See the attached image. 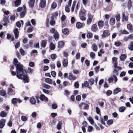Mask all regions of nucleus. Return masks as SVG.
Segmentation results:
<instances>
[{
    "mask_svg": "<svg viewBox=\"0 0 133 133\" xmlns=\"http://www.w3.org/2000/svg\"><path fill=\"white\" fill-rule=\"evenodd\" d=\"M14 63L16 68L17 77L20 79H23L24 81V83H28L29 79L28 75L25 70L23 69V65L20 64L16 58H14Z\"/></svg>",
    "mask_w": 133,
    "mask_h": 133,
    "instance_id": "obj_1",
    "label": "nucleus"
},
{
    "mask_svg": "<svg viewBox=\"0 0 133 133\" xmlns=\"http://www.w3.org/2000/svg\"><path fill=\"white\" fill-rule=\"evenodd\" d=\"M9 23V21L8 20V17L6 16H4L3 20L1 22V23L3 25L7 26V24Z\"/></svg>",
    "mask_w": 133,
    "mask_h": 133,
    "instance_id": "obj_2",
    "label": "nucleus"
},
{
    "mask_svg": "<svg viewBox=\"0 0 133 133\" xmlns=\"http://www.w3.org/2000/svg\"><path fill=\"white\" fill-rule=\"evenodd\" d=\"M26 7L24 5H23V11L21 13L20 15L21 17H24L26 12Z\"/></svg>",
    "mask_w": 133,
    "mask_h": 133,
    "instance_id": "obj_3",
    "label": "nucleus"
},
{
    "mask_svg": "<svg viewBox=\"0 0 133 133\" xmlns=\"http://www.w3.org/2000/svg\"><path fill=\"white\" fill-rule=\"evenodd\" d=\"M110 34V33L109 31L107 30H105L103 32L102 38L103 39L106 37L109 36Z\"/></svg>",
    "mask_w": 133,
    "mask_h": 133,
    "instance_id": "obj_4",
    "label": "nucleus"
},
{
    "mask_svg": "<svg viewBox=\"0 0 133 133\" xmlns=\"http://www.w3.org/2000/svg\"><path fill=\"white\" fill-rule=\"evenodd\" d=\"M46 0H40L39 6L41 8H44L46 5Z\"/></svg>",
    "mask_w": 133,
    "mask_h": 133,
    "instance_id": "obj_5",
    "label": "nucleus"
},
{
    "mask_svg": "<svg viewBox=\"0 0 133 133\" xmlns=\"http://www.w3.org/2000/svg\"><path fill=\"white\" fill-rule=\"evenodd\" d=\"M6 120L4 119H2L0 120V129H2L4 126Z\"/></svg>",
    "mask_w": 133,
    "mask_h": 133,
    "instance_id": "obj_6",
    "label": "nucleus"
},
{
    "mask_svg": "<svg viewBox=\"0 0 133 133\" xmlns=\"http://www.w3.org/2000/svg\"><path fill=\"white\" fill-rule=\"evenodd\" d=\"M35 0H29L28 2L29 7L31 9L33 8L34 6Z\"/></svg>",
    "mask_w": 133,
    "mask_h": 133,
    "instance_id": "obj_7",
    "label": "nucleus"
},
{
    "mask_svg": "<svg viewBox=\"0 0 133 133\" xmlns=\"http://www.w3.org/2000/svg\"><path fill=\"white\" fill-rule=\"evenodd\" d=\"M14 34L15 36L16 39H17L18 37L19 31L18 29L16 28L14 30Z\"/></svg>",
    "mask_w": 133,
    "mask_h": 133,
    "instance_id": "obj_8",
    "label": "nucleus"
},
{
    "mask_svg": "<svg viewBox=\"0 0 133 133\" xmlns=\"http://www.w3.org/2000/svg\"><path fill=\"white\" fill-rule=\"evenodd\" d=\"M68 78L70 80L74 81L76 79V77L74 75L71 74L69 73Z\"/></svg>",
    "mask_w": 133,
    "mask_h": 133,
    "instance_id": "obj_9",
    "label": "nucleus"
},
{
    "mask_svg": "<svg viewBox=\"0 0 133 133\" xmlns=\"http://www.w3.org/2000/svg\"><path fill=\"white\" fill-rule=\"evenodd\" d=\"M122 21L125 20L126 21H128V15H125L124 12L122 13Z\"/></svg>",
    "mask_w": 133,
    "mask_h": 133,
    "instance_id": "obj_10",
    "label": "nucleus"
},
{
    "mask_svg": "<svg viewBox=\"0 0 133 133\" xmlns=\"http://www.w3.org/2000/svg\"><path fill=\"white\" fill-rule=\"evenodd\" d=\"M91 30L93 32H96L98 30V28L97 25L96 24H93L91 28Z\"/></svg>",
    "mask_w": 133,
    "mask_h": 133,
    "instance_id": "obj_11",
    "label": "nucleus"
},
{
    "mask_svg": "<svg viewBox=\"0 0 133 133\" xmlns=\"http://www.w3.org/2000/svg\"><path fill=\"white\" fill-rule=\"evenodd\" d=\"M64 45V43L62 41H61L58 42V49L62 48Z\"/></svg>",
    "mask_w": 133,
    "mask_h": 133,
    "instance_id": "obj_12",
    "label": "nucleus"
},
{
    "mask_svg": "<svg viewBox=\"0 0 133 133\" xmlns=\"http://www.w3.org/2000/svg\"><path fill=\"white\" fill-rule=\"evenodd\" d=\"M98 25L99 28H102L104 26V22L102 21H99L98 23Z\"/></svg>",
    "mask_w": 133,
    "mask_h": 133,
    "instance_id": "obj_13",
    "label": "nucleus"
},
{
    "mask_svg": "<svg viewBox=\"0 0 133 133\" xmlns=\"http://www.w3.org/2000/svg\"><path fill=\"white\" fill-rule=\"evenodd\" d=\"M40 99L42 101H48V99L47 97L45 96L44 95H41Z\"/></svg>",
    "mask_w": 133,
    "mask_h": 133,
    "instance_id": "obj_14",
    "label": "nucleus"
},
{
    "mask_svg": "<svg viewBox=\"0 0 133 133\" xmlns=\"http://www.w3.org/2000/svg\"><path fill=\"white\" fill-rule=\"evenodd\" d=\"M63 65L64 67H66L68 66V61L66 59H64L62 61Z\"/></svg>",
    "mask_w": 133,
    "mask_h": 133,
    "instance_id": "obj_15",
    "label": "nucleus"
},
{
    "mask_svg": "<svg viewBox=\"0 0 133 133\" xmlns=\"http://www.w3.org/2000/svg\"><path fill=\"white\" fill-rule=\"evenodd\" d=\"M86 13V10L84 9H82L80 10L79 15H85Z\"/></svg>",
    "mask_w": 133,
    "mask_h": 133,
    "instance_id": "obj_16",
    "label": "nucleus"
},
{
    "mask_svg": "<svg viewBox=\"0 0 133 133\" xmlns=\"http://www.w3.org/2000/svg\"><path fill=\"white\" fill-rule=\"evenodd\" d=\"M127 56L125 54H122L121 55L120 57V60L121 61H124L127 58Z\"/></svg>",
    "mask_w": 133,
    "mask_h": 133,
    "instance_id": "obj_17",
    "label": "nucleus"
},
{
    "mask_svg": "<svg viewBox=\"0 0 133 133\" xmlns=\"http://www.w3.org/2000/svg\"><path fill=\"white\" fill-rule=\"evenodd\" d=\"M128 29L131 32H133V26L131 24H128L127 26Z\"/></svg>",
    "mask_w": 133,
    "mask_h": 133,
    "instance_id": "obj_18",
    "label": "nucleus"
},
{
    "mask_svg": "<svg viewBox=\"0 0 133 133\" xmlns=\"http://www.w3.org/2000/svg\"><path fill=\"white\" fill-rule=\"evenodd\" d=\"M92 48L94 52H96L97 50V47L95 43H93L92 45Z\"/></svg>",
    "mask_w": 133,
    "mask_h": 133,
    "instance_id": "obj_19",
    "label": "nucleus"
},
{
    "mask_svg": "<svg viewBox=\"0 0 133 133\" xmlns=\"http://www.w3.org/2000/svg\"><path fill=\"white\" fill-rule=\"evenodd\" d=\"M46 41L45 40H43L41 41V46L43 48H45L46 46Z\"/></svg>",
    "mask_w": 133,
    "mask_h": 133,
    "instance_id": "obj_20",
    "label": "nucleus"
},
{
    "mask_svg": "<svg viewBox=\"0 0 133 133\" xmlns=\"http://www.w3.org/2000/svg\"><path fill=\"white\" fill-rule=\"evenodd\" d=\"M62 32L65 35H68L69 34V30L67 28H65L63 29Z\"/></svg>",
    "mask_w": 133,
    "mask_h": 133,
    "instance_id": "obj_21",
    "label": "nucleus"
},
{
    "mask_svg": "<svg viewBox=\"0 0 133 133\" xmlns=\"http://www.w3.org/2000/svg\"><path fill=\"white\" fill-rule=\"evenodd\" d=\"M53 36L56 40H58L59 39V34L57 31H56V33L54 34Z\"/></svg>",
    "mask_w": 133,
    "mask_h": 133,
    "instance_id": "obj_22",
    "label": "nucleus"
},
{
    "mask_svg": "<svg viewBox=\"0 0 133 133\" xmlns=\"http://www.w3.org/2000/svg\"><path fill=\"white\" fill-rule=\"evenodd\" d=\"M115 18H111L110 20L109 23L111 25H114L115 23Z\"/></svg>",
    "mask_w": 133,
    "mask_h": 133,
    "instance_id": "obj_23",
    "label": "nucleus"
},
{
    "mask_svg": "<svg viewBox=\"0 0 133 133\" xmlns=\"http://www.w3.org/2000/svg\"><path fill=\"white\" fill-rule=\"evenodd\" d=\"M21 0H16L15 1L14 3L16 7H17L19 6L21 4Z\"/></svg>",
    "mask_w": 133,
    "mask_h": 133,
    "instance_id": "obj_24",
    "label": "nucleus"
},
{
    "mask_svg": "<svg viewBox=\"0 0 133 133\" xmlns=\"http://www.w3.org/2000/svg\"><path fill=\"white\" fill-rule=\"evenodd\" d=\"M118 63L117 62H115L114 64V67L115 69H117L118 70H121L122 69L121 67L117 66Z\"/></svg>",
    "mask_w": 133,
    "mask_h": 133,
    "instance_id": "obj_25",
    "label": "nucleus"
},
{
    "mask_svg": "<svg viewBox=\"0 0 133 133\" xmlns=\"http://www.w3.org/2000/svg\"><path fill=\"white\" fill-rule=\"evenodd\" d=\"M45 81L47 83L51 84L52 83V81L50 78H46L45 79Z\"/></svg>",
    "mask_w": 133,
    "mask_h": 133,
    "instance_id": "obj_26",
    "label": "nucleus"
},
{
    "mask_svg": "<svg viewBox=\"0 0 133 133\" xmlns=\"http://www.w3.org/2000/svg\"><path fill=\"white\" fill-rule=\"evenodd\" d=\"M128 49L131 51L133 50V41L131 42L130 44L129 45Z\"/></svg>",
    "mask_w": 133,
    "mask_h": 133,
    "instance_id": "obj_27",
    "label": "nucleus"
},
{
    "mask_svg": "<svg viewBox=\"0 0 133 133\" xmlns=\"http://www.w3.org/2000/svg\"><path fill=\"white\" fill-rule=\"evenodd\" d=\"M62 126V123L61 122H59L57 125V128L58 130L61 129Z\"/></svg>",
    "mask_w": 133,
    "mask_h": 133,
    "instance_id": "obj_28",
    "label": "nucleus"
},
{
    "mask_svg": "<svg viewBox=\"0 0 133 133\" xmlns=\"http://www.w3.org/2000/svg\"><path fill=\"white\" fill-rule=\"evenodd\" d=\"M7 115L6 113L4 111H3L1 112L0 115L1 117H4L6 116Z\"/></svg>",
    "mask_w": 133,
    "mask_h": 133,
    "instance_id": "obj_29",
    "label": "nucleus"
},
{
    "mask_svg": "<svg viewBox=\"0 0 133 133\" xmlns=\"http://www.w3.org/2000/svg\"><path fill=\"white\" fill-rule=\"evenodd\" d=\"M121 91V89L119 88H116L114 90L113 93L114 94H116Z\"/></svg>",
    "mask_w": 133,
    "mask_h": 133,
    "instance_id": "obj_30",
    "label": "nucleus"
},
{
    "mask_svg": "<svg viewBox=\"0 0 133 133\" xmlns=\"http://www.w3.org/2000/svg\"><path fill=\"white\" fill-rule=\"evenodd\" d=\"M50 48L52 50H53L55 48V45L53 43L51 42L50 44Z\"/></svg>",
    "mask_w": 133,
    "mask_h": 133,
    "instance_id": "obj_31",
    "label": "nucleus"
},
{
    "mask_svg": "<svg viewBox=\"0 0 133 133\" xmlns=\"http://www.w3.org/2000/svg\"><path fill=\"white\" fill-rule=\"evenodd\" d=\"M18 99L16 98H14L11 100V103L14 105H15L17 102Z\"/></svg>",
    "mask_w": 133,
    "mask_h": 133,
    "instance_id": "obj_32",
    "label": "nucleus"
},
{
    "mask_svg": "<svg viewBox=\"0 0 133 133\" xmlns=\"http://www.w3.org/2000/svg\"><path fill=\"white\" fill-rule=\"evenodd\" d=\"M52 19L50 21V25L52 26H54L55 25V22L53 19L54 17L52 16L51 17Z\"/></svg>",
    "mask_w": 133,
    "mask_h": 133,
    "instance_id": "obj_33",
    "label": "nucleus"
},
{
    "mask_svg": "<svg viewBox=\"0 0 133 133\" xmlns=\"http://www.w3.org/2000/svg\"><path fill=\"white\" fill-rule=\"evenodd\" d=\"M6 95L5 91L3 90H0V95L2 96H4Z\"/></svg>",
    "mask_w": 133,
    "mask_h": 133,
    "instance_id": "obj_34",
    "label": "nucleus"
},
{
    "mask_svg": "<svg viewBox=\"0 0 133 133\" xmlns=\"http://www.w3.org/2000/svg\"><path fill=\"white\" fill-rule=\"evenodd\" d=\"M30 101L31 103L32 104H35L36 102L35 98H30Z\"/></svg>",
    "mask_w": 133,
    "mask_h": 133,
    "instance_id": "obj_35",
    "label": "nucleus"
},
{
    "mask_svg": "<svg viewBox=\"0 0 133 133\" xmlns=\"http://www.w3.org/2000/svg\"><path fill=\"white\" fill-rule=\"evenodd\" d=\"M76 27L80 29L82 27V24L80 22H78L76 24Z\"/></svg>",
    "mask_w": 133,
    "mask_h": 133,
    "instance_id": "obj_36",
    "label": "nucleus"
},
{
    "mask_svg": "<svg viewBox=\"0 0 133 133\" xmlns=\"http://www.w3.org/2000/svg\"><path fill=\"white\" fill-rule=\"evenodd\" d=\"M132 6L131 4V0H129V1L128 4H127V7L129 9H130Z\"/></svg>",
    "mask_w": 133,
    "mask_h": 133,
    "instance_id": "obj_37",
    "label": "nucleus"
},
{
    "mask_svg": "<svg viewBox=\"0 0 133 133\" xmlns=\"http://www.w3.org/2000/svg\"><path fill=\"white\" fill-rule=\"evenodd\" d=\"M125 109L126 108L124 107H121L119 108V111L121 112H123Z\"/></svg>",
    "mask_w": 133,
    "mask_h": 133,
    "instance_id": "obj_38",
    "label": "nucleus"
},
{
    "mask_svg": "<svg viewBox=\"0 0 133 133\" xmlns=\"http://www.w3.org/2000/svg\"><path fill=\"white\" fill-rule=\"evenodd\" d=\"M89 82L91 85L94 84V80L93 78H91L89 81Z\"/></svg>",
    "mask_w": 133,
    "mask_h": 133,
    "instance_id": "obj_39",
    "label": "nucleus"
},
{
    "mask_svg": "<svg viewBox=\"0 0 133 133\" xmlns=\"http://www.w3.org/2000/svg\"><path fill=\"white\" fill-rule=\"evenodd\" d=\"M96 113L98 114L100 116L101 115L100 113V109L98 108V107H96Z\"/></svg>",
    "mask_w": 133,
    "mask_h": 133,
    "instance_id": "obj_40",
    "label": "nucleus"
},
{
    "mask_svg": "<svg viewBox=\"0 0 133 133\" xmlns=\"http://www.w3.org/2000/svg\"><path fill=\"white\" fill-rule=\"evenodd\" d=\"M88 119L91 124H93L94 123V121L92 118L91 117L88 118Z\"/></svg>",
    "mask_w": 133,
    "mask_h": 133,
    "instance_id": "obj_41",
    "label": "nucleus"
},
{
    "mask_svg": "<svg viewBox=\"0 0 133 133\" xmlns=\"http://www.w3.org/2000/svg\"><path fill=\"white\" fill-rule=\"evenodd\" d=\"M113 123V120L112 119H110L108 120L107 122V124L108 125H110L112 124Z\"/></svg>",
    "mask_w": 133,
    "mask_h": 133,
    "instance_id": "obj_42",
    "label": "nucleus"
},
{
    "mask_svg": "<svg viewBox=\"0 0 133 133\" xmlns=\"http://www.w3.org/2000/svg\"><path fill=\"white\" fill-rule=\"evenodd\" d=\"M87 36L88 38H91L92 37V34L91 33H88L87 35Z\"/></svg>",
    "mask_w": 133,
    "mask_h": 133,
    "instance_id": "obj_43",
    "label": "nucleus"
},
{
    "mask_svg": "<svg viewBox=\"0 0 133 133\" xmlns=\"http://www.w3.org/2000/svg\"><path fill=\"white\" fill-rule=\"evenodd\" d=\"M57 6V4L55 2H53L51 5V7L52 9H54L56 8Z\"/></svg>",
    "mask_w": 133,
    "mask_h": 133,
    "instance_id": "obj_44",
    "label": "nucleus"
},
{
    "mask_svg": "<svg viewBox=\"0 0 133 133\" xmlns=\"http://www.w3.org/2000/svg\"><path fill=\"white\" fill-rule=\"evenodd\" d=\"M115 45L117 46L122 45V43L119 42H116L115 43Z\"/></svg>",
    "mask_w": 133,
    "mask_h": 133,
    "instance_id": "obj_45",
    "label": "nucleus"
},
{
    "mask_svg": "<svg viewBox=\"0 0 133 133\" xmlns=\"http://www.w3.org/2000/svg\"><path fill=\"white\" fill-rule=\"evenodd\" d=\"M51 57L52 59H55L57 57V55L55 54H53L51 55Z\"/></svg>",
    "mask_w": 133,
    "mask_h": 133,
    "instance_id": "obj_46",
    "label": "nucleus"
},
{
    "mask_svg": "<svg viewBox=\"0 0 133 133\" xmlns=\"http://www.w3.org/2000/svg\"><path fill=\"white\" fill-rule=\"evenodd\" d=\"M115 18L117 21H119L120 19V16L119 14L116 15L115 16Z\"/></svg>",
    "mask_w": 133,
    "mask_h": 133,
    "instance_id": "obj_47",
    "label": "nucleus"
},
{
    "mask_svg": "<svg viewBox=\"0 0 133 133\" xmlns=\"http://www.w3.org/2000/svg\"><path fill=\"white\" fill-rule=\"evenodd\" d=\"M56 31H56L55 29L54 28H52L50 30V32L51 34H55L56 33Z\"/></svg>",
    "mask_w": 133,
    "mask_h": 133,
    "instance_id": "obj_48",
    "label": "nucleus"
},
{
    "mask_svg": "<svg viewBox=\"0 0 133 133\" xmlns=\"http://www.w3.org/2000/svg\"><path fill=\"white\" fill-rule=\"evenodd\" d=\"M93 130V127L91 126H89L88 127V131L89 132H91Z\"/></svg>",
    "mask_w": 133,
    "mask_h": 133,
    "instance_id": "obj_49",
    "label": "nucleus"
},
{
    "mask_svg": "<svg viewBox=\"0 0 133 133\" xmlns=\"http://www.w3.org/2000/svg\"><path fill=\"white\" fill-rule=\"evenodd\" d=\"M84 106L83 108L85 110L88 109L89 108V105L88 104L85 103V104H84Z\"/></svg>",
    "mask_w": 133,
    "mask_h": 133,
    "instance_id": "obj_50",
    "label": "nucleus"
},
{
    "mask_svg": "<svg viewBox=\"0 0 133 133\" xmlns=\"http://www.w3.org/2000/svg\"><path fill=\"white\" fill-rule=\"evenodd\" d=\"M16 16L15 14L10 16V19L11 20L14 21L15 19Z\"/></svg>",
    "mask_w": 133,
    "mask_h": 133,
    "instance_id": "obj_51",
    "label": "nucleus"
},
{
    "mask_svg": "<svg viewBox=\"0 0 133 133\" xmlns=\"http://www.w3.org/2000/svg\"><path fill=\"white\" fill-rule=\"evenodd\" d=\"M80 1H78L76 6V9L77 10L79 8V7L80 6Z\"/></svg>",
    "mask_w": 133,
    "mask_h": 133,
    "instance_id": "obj_52",
    "label": "nucleus"
},
{
    "mask_svg": "<svg viewBox=\"0 0 133 133\" xmlns=\"http://www.w3.org/2000/svg\"><path fill=\"white\" fill-rule=\"evenodd\" d=\"M90 56L93 59H94L95 56V53L93 52H90Z\"/></svg>",
    "mask_w": 133,
    "mask_h": 133,
    "instance_id": "obj_53",
    "label": "nucleus"
},
{
    "mask_svg": "<svg viewBox=\"0 0 133 133\" xmlns=\"http://www.w3.org/2000/svg\"><path fill=\"white\" fill-rule=\"evenodd\" d=\"M126 74V72L125 71L122 72L120 74L119 76L121 77H122L124 76Z\"/></svg>",
    "mask_w": 133,
    "mask_h": 133,
    "instance_id": "obj_54",
    "label": "nucleus"
},
{
    "mask_svg": "<svg viewBox=\"0 0 133 133\" xmlns=\"http://www.w3.org/2000/svg\"><path fill=\"white\" fill-rule=\"evenodd\" d=\"M33 28V27H29L28 28L27 30V32L28 33L31 32L32 31Z\"/></svg>",
    "mask_w": 133,
    "mask_h": 133,
    "instance_id": "obj_55",
    "label": "nucleus"
},
{
    "mask_svg": "<svg viewBox=\"0 0 133 133\" xmlns=\"http://www.w3.org/2000/svg\"><path fill=\"white\" fill-rule=\"evenodd\" d=\"M81 96L79 95L77 96L76 97V100L78 101H80L81 100Z\"/></svg>",
    "mask_w": 133,
    "mask_h": 133,
    "instance_id": "obj_56",
    "label": "nucleus"
},
{
    "mask_svg": "<svg viewBox=\"0 0 133 133\" xmlns=\"http://www.w3.org/2000/svg\"><path fill=\"white\" fill-rule=\"evenodd\" d=\"M113 73L117 75H118V70H117L115 68V69L114 70Z\"/></svg>",
    "mask_w": 133,
    "mask_h": 133,
    "instance_id": "obj_57",
    "label": "nucleus"
},
{
    "mask_svg": "<svg viewBox=\"0 0 133 133\" xmlns=\"http://www.w3.org/2000/svg\"><path fill=\"white\" fill-rule=\"evenodd\" d=\"M68 5H66L65 7V11L67 12H70V9Z\"/></svg>",
    "mask_w": 133,
    "mask_h": 133,
    "instance_id": "obj_58",
    "label": "nucleus"
},
{
    "mask_svg": "<svg viewBox=\"0 0 133 133\" xmlns=\"http://www.w3.org/2000/svg\"><path fill=\"white\" fill-rule=\"evenodd\" d=\"M84 15H79L81 19L83 21H85L86 19L85 17L84 16Z\"/></svg>",
    "mask_w": 133,
    "mask_h": 133,
    "instance_id": "obj_59",
    "label": "nucleus"
},
{
    "mask_svg": "<svg viewBox=\"0 0 133 133\" xmlns=\"http://www.w3.org/2000/svg\"><path fill=\"white\" fill-rule=\"evenodd\" d=\"M21 119L23 121H25L27 119V117L24 116H23L21 117Z\"/></svg>",
    "mask_w": 133,
    "mask_h": 133,
    "instance_id": "obj_60",
    "label": "nucleus"
},
{
    "mask_svg": "<svg viewBox=\"0 0 133 133\" xmlns=\"http://www.w3.org/2000/svg\"><path fill=\"white\" fill-rule=\"evenodd\" d=\"M51 74L53 77H55L56 76V73L55 71H52L51 72Z\"/></svg>",
    "mask_w": 133,
    "mask_h": 133,
    "instance_id": "obj_61",
    "label": "nucleus"
},
{
    "mask_svg": "<svg viewBox=\"0 0 133 133\" xmlns=\"http://www.w3.org/2000/svg\"><path fill=\"white\" fill-rule=\"evenodd\" d=\"M20 53L22 55L24 56L25 53V51L22 49H20L19 50Z\"/></svg>",
    "mask_w": 133,
    "mask_h": 133,
    "instance_id": "obj_62",
    "label": "nucleus"
},
{
    "mask_svg": "<svg viewBox=\"0 0 133 133\" xmlns=\"http://www.w3.org/2000/svg\"><path fill=\"white\" fill-rule=\"evenodd\" d=\"M74 86L76 88H78L79 87V84L78 82H76L74 83Z\"/></svg>",
    "mask_w": 133,
    "mask_h": 133,
    "instance_id": "obj_63",
    "label": "nucleus"
},
{
    "mask_svg": "<svg viewBox=\"0 0 133 133\" xmlns=\"http://www.w3.org/2000/svg\"><path fill=\"white\" fill-rule=\"evenodd\" d=\"M43 87L46 88L48 89H49L51 87L49 85H47L46 84H45L43 85Z\"/></svg>",
    "mask_w": 133,
    "mask_h": 133,
    "instance_id": "obj_64",
    "label": "nucleus"
}]
</instances>
